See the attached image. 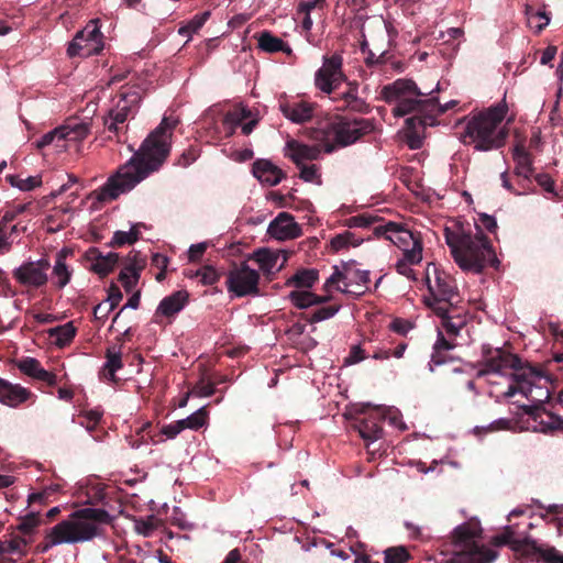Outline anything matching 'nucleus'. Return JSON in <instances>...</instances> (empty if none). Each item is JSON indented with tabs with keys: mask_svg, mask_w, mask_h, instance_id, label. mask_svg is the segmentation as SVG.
Here are the masks:
<instances>
[{
	"mask_svg": "<svg viewBox=\"0 0 563 563\" xmlns=\"http://www.w3.org/2000/svg\"><path fill=\"white\" fill-rule=\"evenodd\" d=\"M144 227L143 223H135L132 225L129 232L125 231H115L109 246L111 247H121L125 244L132 245L136 241H139L141 232L140 228Z\"/></svg>",
	"mask_w": 563,
	"mask_h": 563,
	"instance_id": "46",
	"label": "nucleus"
},
{
	"mask_svg": "<svg viewBox=\"0 0 563 563\" xmlns=\"http://www.w3.org/2000/svg\"><path fill=\"white\" fill-rule=\"evenodd\" d=\"M176 123V121L169 122L168 118H164L143 141L139 151L101 187L98 199L100 201L114 200L120 195L132 190L151 173L156 172L169 154L168 140Z\"/></svg>",
	"mask_w": 563,
	"mask_h": 563,
	"instance_id": "1",
	"label": "nucleus"
},
{
	"mask_svg": "<svg viewBox=\"0 0 563 563\" xmlns=\"http://www.w3.org/2000/svg\"><path fill=\"white\" fill-rule=\"evenodd\" d=\"M395 102L396 106L393 109V114L398 118L410 113L429 111L437 106L433 101H429V99L422 100L415 96L401 98Z\"/></svg>",
	"mask_w": 563,
	"mask_h": 563,
	"instance_id": "31",
	"label": "nucleus"
},
{
	"mask_svg": "<svg viewBox=\"0 0 563 563\" xmlns=\"http://www.w3.org/2000/svg\"><path fill=\"white\" fill-rule=\"evenodd\" d=\"M5 179L10 183L11 186L16 187L23 191L32 190L42 184L41 178L34 176L22 179L18 175H8Z\"/></svg>",
	"mask_w": 563,
	"mask_h": 563,
	"instance_id": "54",
	"label": "nucleus"
},
{
	"mask_svg": "<svg viewBox=\"0 0 563 563\" xmlns=\"http://www.w3.org/2000/svg\"><path fill=\"white\" fill-rule=\"evenodd\" d=\"M288 298L298 309H306L311 306H318L331 300L330 295L320 296L308 290H292Z\"/></svg>",
	"mask_w": 563,
	"mask_h": 563,
	"instance_id": "37",
	"label": "nucleus"
},
{
	"mask_svg": "<svg viewBox=\"0 0 563 563\" xmlns=\"http://www.w3.org/2000/svg\"><path fill=\"white\" fill-rule=\"evenodd\" d=\"M444 238L461 269L482 274L487 266L498 268L500 262L490 240L479 225L475 224L473 232L470 223L456 222L444 229Z\"/></svg>",
	"mask_w": 563,
	"mask_h": 563,
	"instance_id": "2",
	"label": "nucleus"
},
{
	"mask_svg": "<svg viewBox=\"0 0 563 563\" xmlns=\"http://www.w3.org/2000/svg\"><path fill=\"white\" fill-rule=\"evenodd\" d=\"M536 183L542 187L547 192L554 194V180L549 174H537L532 176Z\"/></svg>",
	"mask_w": 563,
	"mask_h": 563,
	"instance_id": "63",
	"label": "nucleus"
},
{
	"mask_svg": "<svg viewBox=\"0 0 563 563\" xmlns=\"http://www.w3.org/2000/svg\"><path fill=\"white\" fill-rule=\"evenodd\" d=\"M366 358L365 351L360 345L351 347L349 356L345 358V364H356Z\"/></svg>",
	"mask_w": 563,
	"mask_h": 563,
	"instance_id": "64",
	"label": "nucleus"
},
{
	"mask_svg": "<svg viewBox=\"0 0 563 563\" xmlns=\"http://www.w3.org/2000/svg\"><path fill=\"white\" fill-rule=\"evenodd\" d=\"M384 553V563H407L411 559L408 549L402 545L388 548Z\"/></svg>",
	"mask_w": 563,
	"mask_h": 563,
	"instance_id": "53",
	"label": "nucleus"
},
{
	"mask_svg": "<svg viewBox=\"0 0 563 563\" xmlns=\"http://www.w3.org/2000/svg\"><path fill=\"white\" fill-rule=\"evenodd\" d=\"M525 544L526 554H537L545 563H563V553L559 552L554 547L542 548L534 540L527 539L526 542H519Z\"/></svg>",
	"mask_w": 563,
	"mask_h": 563,
	"instance_id": "38",
	"label": "nucleus"
},
{
	"mask_svg": "<svg viewBox=\"0 0 563 563\" xmlns=\"http://www.w3.org/2000/svg\"><path fill=\"white\" fill-rule=\"evenodd\" d=\"M209 421V410L208 406H203L199 408L197 411L191 413L185 419L179 420V427L183 428V430L190 429V430H199L202 427H205Z\"/></svg>",
	"mask_w": 563,
	"mask_h": 563,
	"instance_id": "45",
	"label": "nucleus"
},
{
	"mask_svg": "<svg viewBox=\"0 0 563 563\" xmlns=\"http://www.w3.org/2000/svg\"><path fill=\"white\" fill-rule=\"evenodd\" d=\"M254 258L263 273L272 274L276 267L279 254L266 249H261L254 253Z\"/></svg>",
	"mask_w": 563,
	"mask_h": 563,
	"instance_id": "47",
	"label": "nucleus"
},
{
	"mask_svg": "<svg viewBox=\"0 0 563 563\" xmlns=\"http://www.w3.org/2000/svg\"><path fill=\"white\" fill-rule=\"evenodd\" d=\"M258 282V272L243 262L240 265L234 264L230 269L227 287L236 297L257 296L260 294Z\"/></svg>",
	"mask_w": 563,
	"mask_h": 563,
	"instance_id": "10",
	"label": "nucleus"
},
{
	"mask_svg": "<svg viewBox=\"0 0 563 563\" xmlns=\"http://www.w3.org/2000/svg\"><path fill=\"white\" fill-rule=\"evenodd\" d=\"M106 363L100 371V377L104 380L118 383L120 379L115 373L123 367L122 353L120 349L109 347L106 353Z\"/></svg>",
	"mask_w": 563,
	"mask_h": 563,
	"instance_id": "34",
	"label": "nucleus"
},
{
	"mask_svg": "<svg viewBox=\"0 0 563 563\" xmlns=\"http://www.w3.org/2000/svg\"><path fill=\"white\" fill-rule=\"evenodd\" d=\"M506 112V107L495 106L472 115L461 133V142L479 152L501 148L508 136L507 129L500 126Z\"/></svg>",
	"mask_w": 563,
	"mask_h": 563,
	"instance_id": "3",
	"label": "nucleus"
},
{
	"mask_svg": "<svg viewBox=\"0 0 563 563\" xmlns=\"http://www.w3.org/2000/svg\"><path fill=\"white\" fill-rule=\"evenodd\" d=\"M333 140L339 146H347L374 130V124L368 119L340 118L330 125Z\"/></svg>",
	"mask_w": 563,
	"mask_h": 563,
	"instance_id": "12",
	"label": "nucleus"
},
{
	"mask_svg": "<svg viewBox=\"0 0 563 563\" xmlns=\"http://www.w3.org/2000/svg\"><path fill=\"white\" fill-rule=\"evenodd\" d=\"M97 111V103L89 101L84 110L87 113L77 122V117L73 115V150L75 148L76 153L79 155H84L85 146L80 142L85 140L90 133V121L93 114Z\"/></svg>",
	"mask_w": 563,
	"mask_h": 563,
	"instance_id": "22",
	"label": "nucleus"
},
{
	"mask_svg": "<svg viewBox=\"0 0 563 563\" xmlns=\"http://www.w3.org/2000/svg\"><path fill=\"white\" fill-rule=\"evenodd\" d=\"M385 418V408L369 404L357 405L349 416L351 429L355 430L365 442H374L382 438Z\"/></svg>",
	"mask_w": 563,
	"mask_h": 563,
	"instance_id": "9",
	"label": "nucleus"
},
{
	"mask_svg": "<svg viewBox=\"0 0 563 563\" xmlns=\"http://www.w3.org/2000/svg\"><path fill=\"white\" fill-rule=\"evenodd\" d=\"M112 516L103 508L84 507L73 511V543L90 541L104 533Z\"/></svg>",
	"mask_w": 563,
	"mask_h": 563,
	"instance_id": "8",
	"label": "nucleus"
},
{
	"mask_svg": "<svg viewBox=\"0 0 563 563\" xmlns=\"http://www.w3.org/2000/svg\"><path fill=\"white\" fill-rule=\"evenodd\" d=\"M518 542H526V540H515L514 531L510 527H506L503 533L497 534L493 538L494 545H511L514 550L522 551L525 553V544H520Z\"/></svg>",
	"mask_w": 563,
	"mask_h": 563,
	"instance_id": "52",
	"label": "nucleus"
},
{
	"mask_svg": "<svg viewBox=\"0 0 563 563\" xmlns=\"http://www.w3.org/2000/svg\"><path fill=\"white\" fill-rule=\"evenodd\" d=\"M279 110L294 123H305L312 119L314 106L303 100H280Z\"/></svg>",
	"mask_w": 563,
	"mask_h": 563,
	"instance_id": "23",
	"label": "nucleus"
},
{
	"mask_svg": "<svg viewBox=\"0 0 563 563\" xmlns=\"http://www.w3.org/2000/svg\"><path fill=\"white\" fill-rule=\"evenodd\" d=\"M143 266L144 262H137L134 260L133 263L126 264L120 272L119 280L121 282L126 292L132 291L139 283L140 273Z\"/></svg>",
	"mask_w": 563,
	"mask_h": 563,
	"instance_id": "39",
	"label": "nucleus"
},
{
	"mask_svg": "<svg viewBox=\"0 0 563 563\" xmlns=\"http://www.w3.org/2000/svg\"><path fill=\"white\" fill-rule=\"evenodd\" d=\"M143 93L144 89L140 85H126L121 87L118 93L119 100L115 107L109 111V114L113 117L117 122L125 125L128 118L136 113Z\"/></svg>",
	"mask_w": 563,
	"mask_h": 563,
	"instance_id": "14",
	"label": "nucleus"
},
{
	"mask_svg": "<svg viewBox=\"0 0 563 563\" xmlns=\"http://www.w3.org/2000/svg\"><path fill=\"white\" fill-rule=\"evenodd\" d=\"M68 542H70V520H63L47 534L45 548Z\"/></svg>",
	"mask_w": 563,
	"mask_h": 563,
	"instance_id": "43",
	"label": "nucleus"
},
{
	"mask_svg": "<svg viewBox=\"0 0 563 563\" xmlns=\"http://www.w3.org/2000/svg\"><path fill=\"white\" fill-rule=\"evenodd\" d=\"M481 536L478 520L472 519L455 527L451 532L453 554L445 563H492L497 552L478 543Z\"/></svg>",
	"mask_w": 563,
	"mask_h": 563,
	"instance_id": "4",
	"label": "nucleus"
},
{
	"mask_svg": "<svg viewBox=\"0 0 563 563\" xmlns=\"http://www.w3.org/2000/svg\"><path fill=\"white\" fill-rule=\"evenodd\" d=\"M69 134L70 128L68 125H60L44 134L34 144L37 150H43L47 146H53L56 153H64L68 148Z\"/></svg>",
	"mask_w": 563,
	"mask_h": 563,
	"instance_id": "27",
	"label": "nucleus"
},
{
	"mask_svg": "<svg viewBox=\"0 0 563 563\" xmlns=\"http://www.w3.org/2000/svg\"><path fill=\"white\" fill-rule=\"evenodd\" d=\"M40 518L36 512H29L24 517L20 519V523L18 525V530L22 533L23 537H30L34 529L38 526Z\"/></svg>",
	"mask_w": 563,
	"mask_h": 563,
	"instance_id": "56",
	"label": "nucleus"
},
{
	"mask_svg": "<svg viewBox=\"0 0 563 563\" xmlns=\"http://www.w3.org/2000/svg\"><path fill=\"white\" fill-rule=\"evenodd\" d=\"M106 485L96 479H81L73 487V509L81 506L104 505Z\"/></svg>",
	"mask_w": 563,
	"mask_h": 563,
	"instance_id": "16",
	"label": "nucleus"
},
{
	"mask_svg": "<svg viewBox=\"0 0 563 563\" xmlns=\"http://www.w3.org/2000/svg\"><path fill=\"white\" fill-rule=\"evenodd\" d=\"M343 57L340 53L323 56L322 66L316 71L314 85L324 93H332L347 78L342 69Z\"/></svg>",
	"mask_w": 563,
	"mask_h": 563,
	"instance_id": "11",
	"label": "nucleus"
},
{
	"mask_svg": "<svg viewBox=\"0 0 563 563\" xmlns=\"http://www.w3.org/2000/svg\"><path fill=\"white\" fill-rule=\"evenodd\" d=\"M452 311L453 310H450L446 316L440 318L442 319V325L445 328L446 332L456 335L464 325V321L461 318H459L457 322L453 321L454 317L451 316Z\"/></svg>",
	"mask_w": 563,
	"mask_h": 563,
	"instance_id": "60",
	"label": "nucleus"
},
{
	"mask_svg": "<svg viewBox=\"0 0 563 563\" xmlns=\"http://www.w3.org/2000/svg\"><path fill=\"white\" fill-rule=\"evenodd\" d=\"M340 305L319 307L309 317H307V321L310 323H317L330 319L340 310Z\"/></svg>",
	"mask_w": 563,
	"mask_h": 563,
	"instance_id": "55",
	"label": "nucleus"
},
{
	"mask_svg": "<svg viewBox=\"0 0 563 563\" xmlns=\"http://www.w3.org/2000/svg\"><path fill=\"white\" fill-rule=\"evenodd\" d=\"M252 173L262 184L276 186L285 177L280 168L268 159H257L253 163Z\"/></svg>",
	"mask_w": 563,
	"mask_h": 563,
	"instance_id": "28",
	"label": "nucleus"
},
{
	"mask_svg": "<svg viewBox=\"0 0 563 563\" xmlns=\"http://www.w3.org/2000/svg\"><path fill=\"white\" fill-rule=\"evenodd\" d=\"M426 282L430 297L426 303L438 317H444L450 310H455L460 294L451 275L441 271L437 265L429 264L426 271Z\"/></svg>",
	"mask_w": 563,
	"mask_h": 563,
	"instance_id": "5",
	"label": "nucleus"
},
{
	"mask_svg": "<svg viewBox=\"0 0 563 563\" xmlns=\"http://www.w3.org/2000/svg\"><path fill=\"white\" fill-rule=\"evenodd\" d=\"M319 280V271L316 268H300L286 283L296 288H311Z\"/></svg>",
	"mask_w": 563,
	"mask_h": 563,
	"instance_id": "40",
	"label": "nucleus"
},
{
	"mask_svg": "<svg viewBox=\"0 0 563 563\" xmlns=\"http://www.w3.org/2000/svg\"><path fill=\"white\" fill-rule=\"evenodd\" d=\"M119 255L117 253L110 252L107 255H102L99 253V255L96 257L95 263L92 264L93 271L101 275L106 276L118 264Z\"/></svg>",
	"mask_w": 563,
	"mask_h": 563,
	"instance_id": "48",
	"label": "nucleus"
},
{
	"mask_svg": "<svg viewBox=\"0 0 563 563\" xmlns=\"http://www.w3.org/2000/svg\"><path fill=\"white\" fill-rule=\"evenodd\" d=\"M189 294L186 290H178L162 299L155 310L153 321L161 323L159 318H173L180 312L188 302Z\"/></svg>",
	"mask_w": 563,
	"mask_h": 563,
	"instance_id": "24",
	"label": "nucleus"
},
{
	"mask_svg": "<svg viewBox=\"0 0 563 563\" xmlns=\"http://www.w3.org/2000/svg\"><path fill=\"white\" fill-rule=\"evenodd\" d=\"M31 391L18 384H12L0 378V402L10 407H16L27 400Z\"/></svg>",
	"mask_w": 563,
	"mask_h": 563,
	"instance_id": "30",
	"label": "nucleus"
},
{
	"mask_svg": "<svg viewBox=\"0 0 563 563\" xmlns=\"http://www.w3.org/2000/svg\"><path fill=\"white\" fill-rule=\"evenodd\" d=\"M346 239H354V233L345 231L341 234H336L331 239V247L334 252H338L346 247Z\"/></svg>",
	"mask_w": 563,
	"mask_h": 563,
	"instance_id": "61",
	"label": "nucleus"
},
{
	"mask_svg": "<svg viewBox=\"0 0 563 563\" xmlns=\"http://www.w3.org/2000/svg\"><path fill=\"white\" fill-rule=\"evenodd\" d=\"M369 283V272L356 268V262L349 261L343 262L341 267H333V273L325 280L323 289L329 292L335 288L343 294L360 297L368 290Z\"/></svg>",
	"mask_w": 563,
	"mask_h": 563,
	"instance_id": "7",
	"label": "nucleus"
},
{
	"mask_svg": "<svg viewBox=\"0 0 563 563\" xmlns=\"http://www.w3.org/2000/svg\"><path fill=\"white\" fill-rule=\"evenodd\" d=\"M69 254H70V247H68V246H64L56 254L55 264H54L53 273H52V280L59 288H63L64 286H66L69 280L70 275H69L67 264H66V260Z\"/></svg>",
	"mask_w": 563,
	"mask_h": 563,
	"instance_id": "36",
	"label": "nucleus"
},
{
	"mask_svg": "<svg viewBox=\"0 0 563 563\" xmlns=\"http://www.w3.org/2000/svg\"><path fill=\"white\" fill-rule=\"evenodd\" d=\"M376 222V218L371 214H357L346 220L349 228H368Z\"/></svg>",
	"mask_w": 563,
	"mask_h": 563,
	"instance_id": "59",
	"label": "nucleus"
},
{
	"mask_svg": "<svg viewBox=\"0 0 563 563\" xmlns=\"http://www.w3.org/2000/svg\"><path fill=\"white\" fill-rule=\"evenodd\" d=\"M268 234L277 240L296 239L302 234V229L288 212H280L268 225Z\"/></svg>",
	"mask_w": 563,
	"mask_h": 563,
	"instance_id": "21",
	"label": "nucleus"
},
{
	"mask_svg": "<svg viewBox=\"0 0 563 563\" xmlns=\"http://www.w3.org/2000/svg\"><path fill=\"white\" fill-rule=\"evenodd\" d=\"M338 102H342L340 109L350 110L357 113H368L369 104L358 96V84L356 81L349 82L347 89L336 93L333 98Z\"/></svg>",
	"mask_w": 563,
	"mask_h": 563,
	"instance_id": "26",
	"label": "nucleus"
},
{
	"mask_svg": "<svg viewBox=\"0 0 563 563\" xmlns=\"http://www.w3.org/2000/svg\"><path fill=\"white\" fill-rule=\"evenodd\" d=\"M49 266L46 258L26 262L13 271V277L23 286L38 288L46 284Z\"/></svg>",
	"mask_w": 563,
	"mask_h": 563,
	"instance_id": "17",
	"label": "nucleus"
},
{
	"mask_svg": "<svg viewBox=\"0 0 563 563\" xmlns=\"http://www.w3.org/2000/svg\"><path fill=\"white\" fill-rule=\"evenodd\" d=\"M287 150L289 158L296 166H300L303 161H314L320 155V148L317 145L302 144L296 140L287 142Z\"/></svg>",
	"mask_w": 563,
	"mask_h": 563,
	"instance_id": "32",
	"label": "nucleus"
},
{
	"mask_svg": "<svg viewBox=\"0 0 563 563\" xmlns=\"http://www.w3.org/2000/svg\"><path fill=\"white\" fill-rule=\"evenodd\" d=\"M300 169L299 177L308 183H316L318 185L321 184V176L319 174V169L317 165H306L305 163L300 164V166H297Z\"/></svg>",
	"mask_w": 563,
	"mask_h": 563,
	"instance_id": "57",
	"label": "nucleus"
},
{
	"mask_svg": "<svg viewBox=\"0 0 563 563\" xmlns=\"http://www.w3.org/2000/svg\"><path fill=\"white\" fill-rule=\"evenodd\" d=\"M437 123L435 114L431 111L416 112L412 117L406 119L405 124L410 148H419L421 146V133L427 126H433Z\"/></svg>",
	"mask_w": 563,
	"mask_h": 563,
	"instance_id": "19",
	"label": "nucleus"
},
{
	"mask_svg": "<svg viewBox=\"0 0 563 563\" xmlns=\"http://www.w3.org/2000/svg\"><path fill=\"white\" fill-rule=\"evenodd\" d=\"M214 391L216 384L209 382L206 383L201 380L194 387V393L200 397H210L214 394Z\"/></svg>",
	"mask_w": 563,
	"mask_h": 563,
	"instance_id": "62",
	"label": "nucleus"
},
{
	"mask_svg": "<svg viewBox=\"0 0 563 563\" xmlns=\"http://www.w3.org/2000/svg\"><path fill=\"white\" fill-rule=\"evenodd\" d=\"M68 203L65 207L55 208L53 212L47 217V231L57 232L68 225L70 222V216L68 214Z\"/></svg>",
	"mask_w": 563,
	"mask_h": 563,
	"instance_id": "44",
	"label": "nucleus"
},
{
	"mask_svg": "<svg viewBox=\"0 0 563 563\" xmlns=\"http://www.w3.org/2000/svg\"><path fill=\"white\" fill-rule=\"evenodd\" d=\"M512 158L515 161L514 174L518 178L517 186L521 189L516 191V195L533 192L532 176L534 167L532 155L523 144L519 143L512 150Z\"/></svg>",
	"mask_w": 563,
	"mask_h": 563,
	"instance_id": "15",
	"label": "nucleus"
},
{
	"mask_svg": "<svg viewBox=\"0 0 563 563\" xmlns=\"http://www.w3.org/2000/svg\"><path fill=\"white\" fill-rule=\"evenodd\" d=\"M81 388L73 387V400L77 402L75 408L74 416H77L78 423L84 427L88 432H93L96 428L99 426L101 418L103 416V410L99 407L95 409H87L86 406L79 402L78 394L81 393Z\"/></svg>",
	"mask_w": 563,
	"mask_h": 563,
	"instance_id": "25",
	"label": "nucleus"
},
{
	"mask_svg": "<svg viewBox=\"0 0 563 563\" xmlns=\"http://www.w3.org/2000/svg\"><path fill=\"white\" fill-rule=\"evenodd\" d=\"M18 368L25 375L44 382L49 386L57 383V375L54 372L42 367L41 363L33 357H25L18 363Z\"/></svg>",
	"mask_w": 563,
	"mask_h": 563,
	"instance_id": "29",
	"label": "nucleus"
},
{
	"mask_svg": "<svg viewBox=\"0 0 563 563\" xmlns=\"http://www.w3.org/2000/svg\"><path fill=\"white\" fill-rule=\"evenodd\" d=\"M483 356V368L478 371V377L490 373L501 374L504 369L511 368L515 371L511 377L517 384L527 383L531 386L530 378L540 376L536 367L525 363L518 355L506 352L503 349L493 350L489 346H484Z\"/></svg>",
	"mask_w": 563,
	"mask_h": 563,
	"instance_id": "6",
	"label": "nucleus"
},
{
	"mask_svg": "<svg viewBox=\"0 0 563 563\" xmlns=\"http://www.w3.org/2000/svg\"><path fill=\"white\" fill-rule=\"evenodd\" d=\"M188 277H200V282L205 286H212L220 280L221 273H219L213 266L205 265L195 273L187 274Z\"/></svg>",
	"mask_w": 563,
	"mask_h": 563,
	"instance_id": "51",
	"label": "nucleus"
},
{
	"mask_svg": "<svg viewBox=\"0 0 563 563\" xmlns=\"http://www.w3.org/2000/svg\"><path fill=\"white\" fill-rule=\"evenodd\" d=\"M374 233L377 236H384L389 240L395 245L402 249L404 252L405 249H411L413 246V242H421V240L415 236L411 231L404 229L391 221L376 225L374 228Z\"/></svg>",
	"mask_w": 563,
	"mask_h": 563,
	"instance_id": "18",
	"label": "nucleus"
},
{
	"mask_svg": "<svg viewBox=\"0 0 563 563\" xmlns=\"http://www.w3.org/2000/svg\"><path fill=\"white\" fill-rule=\"evenodd\" d=\"M51 342L58 347H65L70 343V321L48 330Z\"/></svg>",
	"mask_w": 563,
	"mask_h": 563,
	"instance_id": "49",
	"label": "nucleus"
},
{
	"mask_svg": "<svg viewBox=\"0 0 563 563\" xmlns=\"http://www.w3.org/2000/svg\"><path fill=\"white\" fill-rule=\"evenodd\" d=\"M162 525V520L154 515L147 516L146 518H140L135 520L134 528L139 534L150 537Z\"/></svg>",
	"mask_w": 563,
	"mask_h": 563,
	"instance_id": "50",
	"label": "nucleus"
},
{
	"mask_svg": "<svg viewBox=\"0 0 563 563\" xmlns=\"http://www.w3.org/2000/svg\"><path fill=\"white\" fill-rule=\"evenodd\" d=\"M258 47L268 53L285 52L291 53V48L282 38L274 36L271 32L264 31L258 38Z\"/></svg>",
	"mask_w": 563,
	"mask_h": 563,
	"instance_id": "42",
	"label": "nucleus"
},
{
	"mask_svg": "<svg viewBox=\"0 0 563 563\" xmlns=\"http://www.w3.org/2000/svg\"><path fill=\"white\" fill-rule=\"evenodd\" d=\"M103 48L99 20L92 19L73 37V57H89Z\"/></svg>",
	"mask_w": 563,
	"mask_h": 563,
	"instance_id": "13",
	"label": "nucleus"
},
{
	"mask_svg": "<svg viewBox=\"0 0 563 563\" xmlns=\"http://www.w3.org/2000/svg\"><path fill=\"white\" fill-rule=\"evenodd\" d=\"M422 260V243L413 242L411 249H405L404 257L396 263V271L408 278L415 279L410 265L420 263Z\"/></svg>",
	"mask_w": 563,
	"mask_h": 563,
	"instance_id": "33",
	"label": "nucleus"
},
{
	"mask_svg": "<svg viewBox=\"0 0 563 563\" xmlns=\"http://www.w3.org/2000/svg\"><path fill=\"white\" fill-rule=\"evenodd\" d=\"M242 123V119L236 109L225 113L222 124L227 130V136H231L234 133V129Z\"/></svg>",
	"mask_w": 563,
	"mask_h": 563,
	"instance_id": "58",
	"label": "nucleus"
},
{
	"mask_svg": "<svg viewBox=\"0 0 563 563\" xmlns=\"http://www.w3.org/2000/svg\"><path fill=\"white\" fill-rule=\"evenodd\" d=\"M431 93L432 91H421L412 79L407 78L397 79L393 84L384 86L382 89V97L387 103H393L398 99L410 96L422 97Z\"/></svg>",
	"mask_w": 563,
	"mask_h": 563,
	"instance_id": "20",
	"label": "nucleus"
},
{
	"mask_svg": "<svg viewBox=\"0 0 563 563\" xmlns=\"http://www.w3.org/2000/svg\"><path fill=\"white\" fill-rule=\"evenodd\" d=\"M29 542L30 540L23 536H13L9 540H0V559H4L5 555L21 558L25 553Z\"/></svg>",
	"mask_w": 563,
	"mask_h": 563,
	"instance_id": "41",
	"label": "nucleus"
},
{
	"mask_svg": "<svg viewBox=\"0 0 563 563\" xmlns=\"http://www.w3.org/2000/svg\"><path fill=\"white\" fill-rule=\"evenodd\" d=\"M26 231L25 225L12 224V221L0 219V251L9 252L15 239Z\"/></svg>",
	"mask_w": 563,
	"mask_h": 563,
	"instance_id": "35",
	"label": "nucleus"
}]
</instances>
